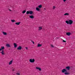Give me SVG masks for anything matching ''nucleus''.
<instances>
[{
    "instance_id": "19",
    "label": "nucleus",
    "mask_w": 75,
    "mask_h": 75,
    "mask_svg": "<svg viewBox=\"0 0 75 75\" xmlns=\"http://www.w3.org/2000/svg\"><path fill=\"white\" fill-rule=\"evenodd\" d=\"M6 45V46L7 47H10V45L8 44H7Z\"/></svg>"
},
{
    "instance_id": "13",
    "label": "nucleus",
    "mask_w": 75,
    "mask_h": 75,
    "mask_svg": "<svg viewBox=\"0 0 75 75\" xmlns=\"http://www.w3.org/2000/svg\"><path fill=\"white\" fill-rule=\"evenodd\" d=\"M39 29L38 30H39L40 31L42 29V27L41 26H40L39 27Z\"/></svg>"
},
{
    "instance_id": "22",
    "label": "nucleus",
    "mask_w": 75,
    "mask_h": 75,
    "mask_svg": "<svg viewBox=\"0 0 75 75\" xmlns=\"http://www.w3.org/2000/svg\"><path fill=\"white\" fill-rule=\"evenodd\" d=\"M55 8H56V7L55 6H53V9H55Z\"/></svg>"
},
{
    "instance_id": "3",
    "label": "nucleus",
    "mask_w": 75,
    "mask_h": 75,
    "mask_svg": "<svg viewBox=\"0 0 75 75\" xmlns=\"http://www.w3.org/2000/svg\"><path fill=\"white\" fill-rule=\"evenodd\" d=\"M65 22L67 24H69V25H71V24H72V23H73V21L71 20H69V21H66Z\"/></svg>"
},
{
    "instance_id": "9",
    "label": "nucleus",
    "mask_w": 75,
    "mask_h": 75,
    "mask_svg": "<svg viewBox=\"0 0 75 75\" xmlns=\"http://www.w3.org/2000/svg\"><path fill=\"white\" fill-rule=\"evenodd\" d=\"M22 49V47L21 46H19L17 47V50H21Z\"/></svg>"
},
{
    "instance_id": "23",
    "label": "nucleus",
    "mask_w": 75,
    "mask_h": 75,
    "mask_svg": "<svg viewBox=\"0 0 75 75\" xmlns=\"http://www.w3.org/2000/svg\"><path fill=\"white\" fill-rule=\"evenodd\" d=\"M63 42H66V41L64 40H63Z\"/></svg>"
},
{
    "instance_id": "26",
    "label": "nucleus",
    "mask_w": 75,
    "mask_h": 75,
    "mask_svg": "<svg viewBox=\"0 0 75 75\" xmlns=\"http://www.w3.org/2000/svg\"><path fill=\"white\" fill-rule=\"evenodd\" d=\"M16 74L18 75H20V73H16Z\"/></svg>"
},
{
    "instance_id": "15",
    "label": "nucleus",
    "mask_w": 75,
    "mask_h": 75,
    "mask_svg": "<svg viewBox=\"0 0 75 75\" xmlns=\"http://www.w3.org/2000/svg\"><path fill=\"white\" fill-rule=\"evenodd\" d=\"M13 45L14 48H16L17 46V44L16 43H13Z\"/></svg>"
},
{
    "instance_id": "2",
    "label": "nucleus",
    "mask_w": 75,
    "mask_h": 75,
    "mask_svg": "<svg viewBox=\"0 0 75 75\" xmlns=\"http://www.w3.org/2000/svg\"><path fill=\"white\" fill-rule=\"evenodd\" d=\"M62 73H64L65 75H68L69 74V73L67 71V70L65 69H63L62 70Z\"/></svg>"
},
{
    "instance_id": "21",
    "label": "nucleus",
    "mask_w": 75,
    "mask_h": 75,
    "mask_svg": "<svg viewBox=\"0 0 75 75\" xmlns=\"http://www.w3.org/2000/svg\"><path fill=\"white\" fill-rule=\"evenodd\" d=\"M11 21L12 23H14V22L15 21H14V20H11Z\"/></svg>"
},
{
    "instance_id": "24",
    "label": "nucleus",
    "mask_w": 75,
    "mask_h": 75,
    "mask_svg": "<svg viewBox=\"0 0 75 75\" xmlns=\"http://www.w3.org/2000/svg\"><path fill=\"white\" fill-rule=\"evenodd\" d=\"M31 42H33V44H34V41H31Z\"/></svg>"
},
{
    "instance_id": "7",
    "label": "nucleus",
    "mask_w": 75,
    "mask_h": 75,
    "mask_svg": "<svg viewBox=\"0 0 75 75\" xmlns=\"http://www.w3.org/2000/svg\"><path fill=\"white\" fill-rule=\"evenodd\" d=\"M36 69L37 70H38L39 71H41V68L39 67H36Z\"/></svg>"
},
{
    "instance_id": "5",
    "label": "nucleus",
    "mask_w": 75,
    "mask_h": 75,
    "mask_svg": "<svg viewBox=\"0 0 75 75\" xmlns=\"http://www.w3.org/2000/svg\"><path fill=\"white\" fill-rule=\"evenodd\" d=\"M33 13V11H27L26 12V14H30V15H32Z\"/></svg>"
},
{
    "instance_id": "20",
    "label": "nucleus",
    "mask_w": 75,
    "mask_h": 75,
    "mask_svg": "<svg viewBox=\"0 0 75 75\" xmlns=\"http://www.w3.org/2000/svg\"><path fill=\"white\" fill-rule=\"evenodd\" d=\"M25 12H26V11L25 10L23 11L22 12V13L23 14H24L25 13Z\"/></svg>"
},
{
    "instance_id": "27",
    "label": "nucleus",
    "mask_w": 75,
    "mask_h": 75,
    "mask_svg": "<svg viewBox=\"0 0 75 75\" xmlns=\"http://www.w3.org/2000/svg\"><path fill=\"white\" fill-rule=\"evenodd\" d=\"M67 0H63V1H64V2H65Z\"/></svg>"
},
{
    "instance_id": "18",
    "label": "nucleus",
    "mask_w": 75,
    "mask_h": 75,
    "mask_svg": "<svg viewBox=\"0 0 75 75\" xmlns=\"http://www.w3.org/2000/svg\"><path fill=\"white\" fill-rule=\"evenodd\" d=\"M66 68L67 70H69V69H70V67H66Z\"/></svg>"
},
{
    "instance_id": "31",
    "label": "nucleus",
    "mask_w": 75,
    "mask_h": 75,
    "mask_svg": "<svg viewBox=\"0 0 75 75\" xmlns=\"http://www.w3.org/2000/svg\"><path fill=\"white\" fill-rule=\"evenodd\" d=\"M44 10H46V9H45V8H44Z\"/></svg>"
},
{
    "instance_id": "1",
    "label": "nucleus",
    "mask_w": 75,
    "mask_h": 75,
    "mask_svg": "<svg viewBox=\"0 0 75 75\" xmlns=\"http://www.w3.org/2000/svg\"><path fill=\"white\" fill-rule=\"evenodd\" d=\"M4 46H1V48H0V53H1L2 55H4Z\"/></svg>"
},
{
    "instance_id": "16",
    "label": "nucleus",
    "mask_w": 75,
    "mask_h": 75,
    "mask_svg": "<svg viewBox=\"0 0 75 75\" xmlns=\"http://www.w3.org/2000/svg\"><path fill=\"white\" fill-rule=\"evenodd\" d=\"M21 23V22H17L15 23V24H16V25H20V24Z\"/></svg>"
},
{
    "instance_id": "11",
    "label": "nucleus",
    "mask_w": 75,
    "mask_h": 75,
    "mask_svg": "<svg viewBox=\"0 0 75 75\" xmlns=\"http://www.w3.org/2000/svg\"><path fill=\"white\" fill-rule=\"evenodd\" d=\"M29 18L31 19L34 18V16H33V15H31L29 16Z\"/></svg>"
},
{
    "instance_id": "10",
    "label": "nucleus",
    "mask_w": 75,
    "mask_h": 75,
    "mask_svg": "<svg viewBox=\"0 0 75 75\" xmlns=\"http://www.w3.org/2000/svg\"><path fill=\"white\" fill-rule=\"evenodd\" d=\"M2 34H3V35H7V33L6 32H2Z\"/></svg>"
},
{
    "instance_id": "4",
    "label": "nucleus",
    "mask_w": 75,
    "mask_h": 75,
    "mask_svg": "<svg viewBox=\"0 0 75 75\" xmlns=\"http://www.w3.org/2000/svg\"><path fill=\"white\" fill-rule=\"evenodd\" d=\"M42 8V5L40 4L38 6V7H37L36 8V11H40L41 10L40 8Z\"/></svg>"
},
{
    "instance_id": "28",
    "label": "nucleus",
    "mask_w": 75,
    "mask_h": 75,
    "mask_svg": "<svg viewBox=\"0 0 75 75\" xmlns=\"http://www.w3.org/2000/svg\"><path fill=\"white\" fill-rule=\"evenodd\" d=\"M51 47H54V46H53V45H51Z\"/></svg>"
},
{
    "instance_id": "14",
    "label": "nucleus",
    "mask_w": 75,
    "mask_h": 75,
    "mask_svg": "<svg viewBox=\"0 0 75 75\" xmlns=\"http://www.w3.org/2000/svg\"><path fill=\"white\" fill-rule=\"evenodd\" d=\"M42 46V44H40L39 43L38 44L37 47H41Z\"/></svg>"
},
{
    "instance_id": "25",
    "label": "nucleus",
    "mask_w": 75,
    "mask_h": 75,
    "mask_svg": "<svg viewBox=\"0 0 75 75\" xmlns=\"http://www.w3.org/2000/svg\"><path fill=\"white\" fill-rule=\"evenodd\" d=\"M25 49L26 50H28V47H26Z\"/></svg>"
},
{
    "instance_id": "8",
    "label": "nucleus",
    "mask_w": 75,
    "mask_h": 75,
    "mask_svg": "<svg viewBox=\"0 0 75 75\" xmlns=\"http://www.w3.org/2000/svg\"><path fill=\"white\" fill-rule=\"evenodd\" d=\"M13 59H12L11 60L10 62H9L8 64L9 65H11L13 63Z\"/></svg>"
},
{
    "instance_id": "30",
    "label": "nucleus",
    "mask_w": 75,
    "mask_h": 75,
    "mask_svg": "<svg viewBox=\"0 0 75 75\" xmlns=\"http://www.w3.org/2000/svg\"><path fill=\"white\" fill-rule=\"evenodd\" d=\"M14 71V69H13V71Z\"/></svg>"
},
{
    "instance_id": "29",
    "label": "nucleus",
    "mask_w": 75,
    "mask_h": 75,
    "mask_svg": "<svg viewBox=\"0 0 75 75\" xmlns=\"http://www.w3.org/2000/svg\"><path fill=\"white\" fill-rule=\"evenodd\" d=\"M9 11H11V10H10V9H9Z\"/></svg>"
},
{
    "instance_id": "17",
    "label": "nucleus",
    "mask_w": 75,
    "mask_h": 75,
    "mask_svg": "<svg viewBox=\"0 0 75 75\" xmlns=\"http://www.w3.org/2000/svg\"><path fill=\"white\" fill-rule=\"evenodd\" d=\"M69 13H65L64 14V16H69Z\"/></svg>"
},
{
    "instance_id": "12",
    "label": "nucleus",
    "mask_w": 75,
    "mask_h": 75,
    "mask_svg": "<svg viewBox=\"0 0 75 75\" xmlns=\"http://www.w3.org/2000/svg\"><path fill=\"white\" fill-rule=\"evenodd\" d=\"M66 34L67 35H68V36H70L71 35V33L69 32H67L66 33Z\"/></svg>"
},
{
    "instance_id": "6",
    "label": "nucleus",
    "mask_w": 75,
    "mask_h": 75,
    "mask_svg": "<svg viewBox=\"0 0 75 75\" xmlns=\"http://www.w3.org/2000/svg\"><path fill=\"white\" fill-rule=\"evenodd\" d=\"M29 62L31 63H34L35 62V59H30L29 60Z\"/></svg>"
}]
</instances>
